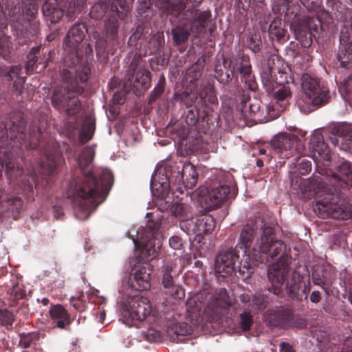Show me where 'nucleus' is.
<instances>
[{"label":"nucleus","mask_w":352,"mask_h":352,"mask_svg":"<svg viewBox=\"0 0 352 352\" xmlns=\"http://www.w3.org/2000/svg\"><path fill=\"white\" fill-rule=\"evenodd\" d=\"M294 32L296 39L302 47L308 48L311 45L313 34L305 27L300 25L295 29Z\"/></svg>","instance_id":"39"},{"label":"nucleus","mask_w":352,"mask_h":352,"mask_svg":"<svg viewBox=\"0 0 352 352\" xmlns=\"http://www.w3.org/2000/svg\"><path fill=\"white\" fill-rule=\"evenodd\" d=\"M112 102L114 105L123 104L125 102V95L121 91H116L113 96Z\"/></svg>","instance_id":"62"},{"label":"nucleus","mask_w":352,"mask_h":352,"mask_svg":"<svg viewBox=\"0 0 352 352\" xmlns=\"http://www.w3.org/2000/svg\"><path fill=\"white\" fill-rule=\"evenodd\" d=\"M138 3L139 5L137 10L138 14L141 15L145 13L151 6V0H139Z\"/></svg>","instance_id":"59"},{"label":"nucleus","mask_w":352,"mask_h":352,"mask_svg":"<svg viewBox=\"0 0 352 352\" xmlns=\"http://www.w3.org/2000/svg\"><path fill=\"white\" fill-rule=\"evenodd\" d=\"M182 175L183 185L189 189L193 188L198 181V173L195 170V167L190 162L185 163L180 167Z\"/></svg>","instance_id":"28"},{"label":"nucleus","mask_w":352,"mask_h":352,"mask_svg":"<svg viewBox=\"0 0 352 352\" xmlns=\"http://www.w3.org/2000/svg\"><path fill=\"white\" fill-rule=\"evenodd\" d=\"M292 97L289 86H282L274 91L273 94V106L272 110L282 108L285 110L290 105Z\"/></svg>","instance_id":"26"},{"label":"nucleus","mask_w":352,"mask_h":352,"mask_svg":"<svg viewBox=\"0 0 352 352\" xmlns=\"http://www.w3.org/2000/svg\"><path fill=\"white\" fill-rule=\"evenodd\" d=\"M164 45V34L157 33L152 36L144 47H142L144 56L160 54Z\"/></svg>","instance_id":"27"},{"label":"nucleus","mask_w":352,"mask_h":352,"mask_svg":"<svg viewBox=\"0 0 352 352\" xmlns=\"http://www.w3.org/2000/svg\"><path fill=\"white\" fill-rule=\"evenodd\" d=\"M289 322V328L296 327L298 329H303L305 328L307 324L306 320L304 318L300 317H295L292 311V317Z\"/></svg>","instance_id":"53"},{"label":"nucleus","mask_w":352,"mask_h":352,"mask_svg":"<svg viewBox=\"0 0 352 352\" xmlns=\"http://www.w3.org/2000/svg\"><path fill=\"white\" fill-rule=\"evenodd\" d=\"M169 245L174 250H179L182 246L181 238L177 236H173L169 239Z\"/></svg>","instance_id":"61"},{"label":"nucleus","mask_w":352,"mask_h":352,"mask_svg":"<svg viewBox=\"0 0 352 352\" xmlns=\"http://www.w3.org/2000/svg\"><path fill=\"white\" fill-rule=\"evenodd\" d=\"M173 271V267L166 265L163 269V276H162V283L163 285V287L166 290H167L168 288H170L173 285H175L173 281V275L171 274Z\"/></svg>","instance_id":"48"},{"label":"nucleus","mask_w":352,"mask_h":352,"mask_svg":"<svg viewBox=\"0 0 352 352\" xmlns=\"http://www.w3.org/2000/svg\"><path fill=\"white\" fill-rule=\"evenodd\" d=\"M317 215L322 219H347L352 216L351 206L341 193L327 194L318 199L314 206Z\"/></svg>","instance_id":"11"},{"label":"nucleus","mask_w":352,"mask_h":352,"mask_svg":"<svg viewBox=\"0 0 352 352\" xmlns=\"http://www.w3.org/2000/svg\"><path fill=\"white\" fill-rule=\"evenodd\" d=\"M158 230L157 223L148 222L144 233L141 236L140 243L142 245V253L146 252V261L157 256L155 248V234ZM153 267L148 262L138 263L131 270L129 284L132 289L138 291L148 290L151 287V274Z\"/></svg>","instance_id":"8"},{"label":"nucleus","mask_w":352,"mask_h":352,"mask_svg":"<svg viewBox=\"0 0 352 352\" xmlns=\"http://www.w3.org/2000/svg\"><path fill=\"white\" fill-rule=\"evenodd\" d=\"M27 58L28 61L25 65V70L27 75H30L34 69V67L38 60V57L36 56L28 55Z\"/></svg>","instance_id":"57"},{"label":"nucleus","mask_w":352,"mask_h":352,"mask_svg":"<svg viewBox=\"0 0 352 352\" xmlns=\"http://www.w3.org/2000/svg\"><path fill=\"white\" fill-rule=\"evenodd\" d=\"M305 190L311 195H317L326 192V184L320 176L314 175L307 179L304 184Z\"/></svg>","instance_id":"32"},{"label":"nucleus","mask_w":352,"mask_h":352,"mask_svg":"<svg viewBox=\"0 0 352 352\" xmlns=\"http://www.w3.org/2000/svg\"><path fill=\"white\" fill-rule=\"evenodd\" d=\"M39 339V333L38 332H30L28 333H21L19 346L22 348H29L34 341Z\"/></svg>","instance_id":"44"},{"label":"nucleus","mask_w":352,"mask_h":352,"mask_svg":"<svg viewBox=\"0 0 352 352\" xmlns=\"http://www.w3.org/2000/svg\"><path fill=\"white\" fill-rule=\"evenodd\" d=\"M49 314L54 327L60 329H68L73 321L67 310L60 304L52 305Z\"/></svg>","instance_id":"24"},{"label":"nucleus","mask_w":352,"mask_h":352,"mask_svg":"<svg viewBox=\"0 0 352 352\" xmlns=\"http://www.w3.org/2000/svg\"><path fill=\"white\" fill-rule=\"evenodd\" d=\"M215 226V220L212 215L202 214L196 219L195 231L197 234H208L213 231Z\"/></svg>","instance_id":"30"},{"label":"nucleus","mask_w":352,"mask_h":352,"mask_svg":"<svg viewBox=\"0 0 352 352\" xmlns=\"http://www.w3.org/2000/svg\"><path fill=\"white\" fill-rule=\"evenodd\" d=\"M239 327L243 331H249L253 324V316L250 311H243L240 314Z\"/></svg>","instance_id":"46"},{"label":"nucleus","mask_w":352,"mask_h":352,"mask_svg":"<svg viewBox=\"0 0 352 352\" xmlns=\"http://www.w3.org/2000/svg\"><path fill=\"white\" fill-rule=\"evenodd\" d=\"M166 85V78L163 74L161 75L157 85L154 87L153 90L149 96V98L148 100V103L150 105H152V104L159 98L162 96V94L164 91Z\"/></svg>","instance_id":"43"},{"label":"nucleus","mask_w":352,"mask_h":352,"mask_svg":"<svg viewBox=\"0 0 352 352\" xmlns=\"http://www.w3.org/2000/svg\"><path fill=\"white\" fill-rule=\"evenodd\" d=\"M219 117L218 113L214 118L209 111H173L168 130L182 142L188 135L190 126H195L199 133L211 134L213 129L218 126Z\"/></svg>","instance_id":"7"},{"label":"nucleus","mask_w":352,"mask_h":352,"mask_svg":"<svg viewBox=\"0 0 352 352\" xmlns=\"http://www.w3.org/2000/svg\"><path fill=\"white\" fill-rule=\"evenodd\" d=\"M120 311L126 320L143 321L151 314L152 307L147 298L135 296L121 305Z\"/></svg>","instance_id":"14"},{"label":"nucleus","mask_w":352,"mask_h":352,"mask_svg":"<svg viewBox=\"0 0 352 352\" xmlns=\"http://www.w3.org/2000/svg\"><path fill=\"white\" fill-rule=\"evenodd\" d=\"M212 308L226 309L231 305L230 298L226 289L217 290L212 296Z\"/></svg>","instance_id":"37"},{"label":"nucleus","mask_w":352,"mask_h":352,"mask_svg":"<svg viewBox=\"0 0 352 352\" xmlns=\"http://www.w3.org/2000/svg\"><path fill=\"white\" fill-rule=\"evenodd\" d=\"M263 85L268 93L272 92L276 86H289V75L281 70L278 66H274V60L270 58L267 65L263 67L261 72Z\"/></svg>","instance_id":"15"},{"label":"nucleus","mask_w":352,"mask_h":352,"mask_svg":"<svg viewBox=\"0 0 352 352\" xmlns=\"http://www.w3.org/2000/svg\"><path fill=\"white\" fill-rule=\"evenodd\" d=\"M14 321L13 314L6 309H0V326L10 329Z\"/></svg>","instance_id":"45"},{"label":"nucleus","mask_w":352,"mask_h":352,"mask_svg":"<svg viewBox=\"0 0 352 352\" xmlns=\"http://www.w3.org/2000/svg\"><path fill=\"white\" fill-rule=\"evenodd\" d=\"M337 58L341 67H352V42L340 45Z\"/></svg>","instance_id":"34"},{"label":"nucleus","mask_w":352,"mask_h":352,"mask_svg":"<svg viewBox=\"0 0 352 352\" xmlns=\"http://www.w3.org/2000/svg\"><path fill=\"white\" fill-rule=\"evenodd\" d=\"M87 32L83 23H76L68 31L63 45V65L60 70L63 85L56 89L52 96V103L56 109L80 110L78 98L85 90L84 84L89 78L91 69L82 62V54L79 46Z\"/></svg>","instance_id":"1"},{"label":"nucleus","mask_w":352,"mask_h":352,"mask_svg":"<svg viewBox=\"0 0 352 352\" xmlns=\"http://www.w3.org/2000/svg\"><path fill=\"white\" fill-rule=\"evenodd\" d=\"M300 25L305 27L312 33L313 32H318L321 27L320 21L318 18L305 19Z\"/></svg>","instance_id":"49"},{"label":"nucleus","mask_w":352,"mask_h":352,"mask_svg":"<svg viewBox=\"0 0 352 352\" xmlns=\"http://www.w3.org/2000/svg\"><path fill=\"white\" fill-rule=\"evenodd\" d=\"M22 67L21 65L12 66H1L0 67V78L6 81H12L14 78H17L13 83L14 94L16 96L22 93L23 84L25 83V77H19Z\"/></svg>","instance_id":"20"},{"label":"nucleus","mask_w":352,"mask_h":352,"mask_svg":"<svg viewBox=\"0 0 352 352\" xmlns=\"http://www.w3.org/2000/svg\"><path fill=\"white\" fill-rule=\"evenodd\" d=\"M165 178L163 179L170 186L183 185L182 175L180 166L166 168L164 169Z\"/></svg>","instance_id":"35"},{"label":"nucleus","mask_w":352,"mask_h":352,"mask_svg":"<svg viewBox=\"0 0 352 352\" xmlns=\"http://www.w3.org/2000/svg\"><path fill=\"white\" fill-rule=\"evenodd\" d=\"M140 44L141 45L140 47L139 51L135 52L129 65L127 74L124 78V86L126 87H131L132 78L134 77L135 72H136L137 67L142 60V57L145 56L143 54V51L142 50V43Z\"/></svg>","instance_id":"36"},{"label":"nucleus","mask_w":352,"mask_h":352,"mask_svg":"<svg viewBox=\"0 0 352 352\" xmlns=\"http://www.w3.org/2000/svg\"><path fill=\"white\" fill-rule=\"evenodd\" d=\"M351 31L348 26L344 25L340 30V45L351 43Z\"/></svg>","instance_id":"54"},{"label":"nucleus","mask_w":352,"mask_h":352,"mask_svg":"<svg viewBox=\"0 0 352 352\" xmlns=\"http://www.w3.org/2000/svg\"><path fill=\"white\" fill-rule=\"evenodd\" d=\"M248 43H249L250 48L254 53L258 52L261 50V46H260L261 41L260 40L256 41V39L252 36L250 38Z\"/></svg>","instance_id":"63"},{"label":"nucleus","mask_w":352,"mask_h":352,"mask_svg":"<svg viewBox=\"0 0 352 352\" xmlns=\"http://www.w3.org/2000/svg\"><path fill=\"white\" fill-rule=\"evenodd\" d=\"M327 5L328 8L331 9V12H333L338 19L344 18L347 8L346 6L339 0H327Z\"/></svg>","instance_id":"42"},{"label":"nucleus","mask_w":352,"mask_h":352,"mask_svg":"<svg viewBox=\"0 0 352 352\" xmlns=\"http://www.w3.org/2000/svg\"><path fill=\"white\" fill-rule=\"evenodd\" d=\"M165 292L175 299H183L185 297L183 287L176 284L168 288Z\"/></svg>","instance_id":"50"},{"label":"nucleus","mask_w":352,"mask_h":352,"mask_svg":"<svg viewBox=\"0 0 352 352\" xmlns=\"http://www.w3.org/2000/svg\"><path fill=\"white\" fill-rule=\"evenodd\" d=\"M332 177L343 189L352 186V163L346 160L340 162L336 166Z\"/></svg>","instance_id":"23"},{"label":"nucleus","mask_w":352,"mask_h":352,"mask_svg":"<svg viewBox=\"0 0 352 352\" xmlns=\"http://www.w3.org/2000/svg\"><path fill=\"white\" fill-rule=\"evenodd\" d=\"M241 256V250L236 246L234 248H229L222 251L215 258L216 273L222 277L231 275L236 271V265Z\"/></svg>","instance_id":"17"},{"label":"nucleus","mask_w":352,"mask_h":352,"mask_svg":"<svg viewBox=\"0 0 352 352\" xmlns=\"http://www.w3.org/2000/svg\"><path fill=\"white\" fill-rule=\"evenodd\" d=\"M214 76L223 85L230 83L233 78L238 80L239 77L244 88L252 91H256L258 87L252 73L250 58L244 54L229 58L223 56L222 65L215 66Z\"/></svg>","instance_id":"9"},{"label":"nucleus","mask_w":352,"mask_h":352,"mask_svg":"<svg viewBox=\"0 0 352 352\" xmlns=\"http://www.w3.org/2000/svg\"><path fill=\"white\" fill-rule=\"evenodd\" d=\"M157 175L152 177L151 181V190L153 197L156 199L166 198L169 193L168 185L164 179L163 181H157Z\"/></svg>","instance_id":"33"},{"label":"nucleus","mask_w":352,"mask_h":352,"mask_svg":"<svg viewBox=\"0 0 352 352\" xmlns=\"http://www.w3.org/2000/svg\"><path fill=\"white\" fill-rule=\"evenodd\" d=\"M146 338L150 342H158L161 340V335L157 331L148 329L146 333Z\"/></svg>","instance_id":"60"},{"label":"nucleus","mask_w":352,"mask_h":352,"mask_svg":"<svg viewBox=\"0 0 352 352\" xmlns=\"http://www.w3.org/2000/svg\"><path fill=\"white\" fill-rule=\"evenodd\" d=\"M164 12L173 17L180 16V25L171 30L175 45L186 43L190 34L195 38L203 33L211 21L210 10H200L198 7L204 0H156Z\"/></svg>","instance_id":"4"},{"label":"nucleus","mask_w":352,"mask_h":352,"mask_svg":"<svg viewBox=\"0 0 352 352\" xmlns=\"http://www.w3.org/2000/svg\"><path fill=\"white\" fill-rule=\"evenodd\" d=\"M204 59H199L189 67L186 72V78L190 85L182 93H175L173 99V103H179L181 108H190L197 102L208 109L213 110L214 105L217 104L218 100L214 91V80L204 78L200 82H197L201 76L204 67Z\"/></svg>","instance_id":"5"},{"label":"nucleus","mask_w":352,"mask_h":352,"mask_svg":"<svg viewBox=\"0 0 352 352\" xmlns=\"http://www.w3.org/2000/svg\"><path fill=\"white\" fill-rule=\"evenodd\" d=\"M301 80L302 89L314 106L320 107L329 102V90L321 83L320 79L304 74Z\"/></svg>","instance_id":"13"},{"label":"nucleus","mask_w":352,"mask_h":352,"mask_svg":"<svg viewBox=\"0 0 352 352\" xmlns=\"http://www.w3.org/2000/svg\"><path fill=\"white\" fill-rule=\"evenodd\" d=\"M300 287L301 283L300 280L292 277L287 281L285 290L293 300H296L297 301L300 302L302 300V295L299 294Z\"/></svg>","instance_id":"40"},{"label":"nucleus","mask_w":352,"mask_h":352,"mask_svg":"<svg viewBox=\"0 0 352 352\" xmlns=\"http://www.w3.org/2000/svg\"><path fill=\"white\" fill-rule=\"evenodd\" d=\"M310 148L314 153H318L324 160H329L330 151L327 144L324 142L323 136L320 133H315L311 138L309 142Z\"/></svg>","instance_id":"29"},{"label":"nucleus","mask_w":352,"mask_h":352,"mask_svg":"<svg viewBox=\"0 0 352 352\" xmlns=\"http://www.w3.org/2000/svg\"><path fill=\"white\" fill-rule=\"evenodd\" d=\"M299 140V138L294 135L280 133L267 143L266 147H270V155L273 154L283 155L285 158H289L292 153L294 143Z\"/></svg>","instance_id":"18"},{"label":"nucleus","mask_w":352,"mask_h":352,"mask_svg":"<svg viewBox=\"0 0 352 352\" xmlns=\"http://www.w3.org/2000/svg\"><path fill=\"white\" fill-rule=\"evenodd\" d=\"M111 14V0H100L91 6L89 12L90 17L97 20L105 15L109 16Z\"/></svg>","instance_id":"31"},{"label":"nucleus","mask_w":352,"mask_h":352,"mask_svg":"<svg viewBox=\"0 0 352 352\" xmlns=\"http://www.w3.org/2000/svg\"><path fill=\"white\" fill-rule=\"evenodd\" d=\"M8 293L13 298L14 300L22 299L26 296V291L24 289L23 285L18 283H14L8 289Z\"/></svg>","instance_id":"47"},{"label":"nucleus","mask_w":352,"mask_h":352,"mask_svg":"<svg viewBox=\"0 0 352 352\" xmlns=\"http://www.w3.org/2000/svg\"><path fill=\"white\" fill-rule=\"evenodd\" d=\"M111 14L104 21V32L107 36L111 40L118 37L120 24L119 19H124L129 12V6L125 0H111Z\"/></svg>","instance_id":"16"},{"label":"nucleus","mask_w":352,"mask_h":352,"mask_svg":"<svg viewBox=\"0 0 352 352\" xmlns=\"http://www.w3.org/2000/svg\"><path fill=\"white\" fill-rule=\"evenodd\" d=\"M222 107L223 110H245L248 107L249 110H260V101L255 100V102H252L249 96L243 94L239 98L240 103L236 104L234 98L223 96L221 98Z\"/></svg>","instance_id":"22"},{"label":"nucleus","mask_w":352,"mask_h":352,"mask_svg":"<svg viewBox=\"0 0 352 352\" xmlns=\"http://www.w3.org/2000/svg\"><path fill=\"white\" fill-rule=\"evenodd\" d=\"M170 212L175 217H184L186 216V207L179 203H175L171 205Z\"/></svg>","instance_id":"51"},{"label":"nucleus","mask_w":352,"mask_h":352,"mask_svg":"<svg viewBox=\"0 0 352 352\" xmlns=\"http://www.w3.org/2000/svg\"><path fill=\"white\" fill-rule=\"evenodd\" d=\"M144 29L142 26H138L135 31L132 34V35L129 37V43L130 45H135L137 46L138 41L141 40V37L143 34Z\"/></svg>","instance_id":"56"},{"label":"nucleus","mask_w":352,"mask_h":352,"mask_svg":"<svg viewBox=\"0 0 352 352\" xmlns=\"http://www.w3.org/2000/svg\"><path fill=\"white\" fill-rule=\"evenodd\" d=\"M330 278V271L324 265H316L313 267L311 272L313 283L320 286L326 293H328Z\"/></svg>","instance_id":"25"},{"label":"nucleus","mask_w":352,"mask_h":352,"mask_svg":"<svg viewBox=\"0 0 352 352\" xmlns=\"http://www.w3.org/2000/svg\"><path fill=\"white\" fill-rule=\"evenodd\" d=\"M288 273L289 268L287 265H273L267 272L272 286L253 295L243 293L239 296L240 301L250 311H263L270 305L280 302L279 299L283 298V285Z\"/></svg>","instance_id":"6"},{"label":"nucleus","mask_w":352,"mask_h":352,"mask_svg":"<svg viewBox=\"0 0 352 352\" xmlns=\"http://www.w3.org/2000/svg\"><path fill=\"white\" fill-rule=\"evenodd\" d=\"M242 257H246L248 250L251 248L253 262L256 264L270 262L280 254L285 248L282 241L276 239L274 228L261 217L250 219L241 231L236 244Z\"/></svg>","instance_id":"3"},{"label":"nucleus","mask_w":352,"mask_h":352,"mask_svg":"<svg viewBox=\"0 0 352 352\" xmlns=\"http://www.w3.org/2000/svg\"><path fill=\"white\" fill-rule=\"evenodd\" d=\"M311 170V162L307 159H302L299 162L298 171L300 175H307Z\"/></svg>","instance_id":"55"},{"label":"nucleus","mask_w":352,"mask_h":352,"mask_svg":"<svg viewBox=\"0 0 352 352\" xmlns=\"http://www.w3.org/2000/svg\"><path fill=\"white\" fill-rule=\"evenodd\" d=\"M151 73L145 69H139L135 72L134 77L132 78L131 87H126L123 83L124 89L129 92L133 90L135 96H140L151 86Z\"/></svg>","instance_id":"21"},{"label":"nucleus","mask_w":352,"mask_h":352,"mask_svg":"<svg viewBox=\"0 0 352 352\" xmlns=\"http://www.w3.org/2000/svg\"><path fill=\"white\" fill-rule=\"evenodd\" d=\"M280 350L281 352H294V349L289 343L287 342H281L280 344Z\"/></svg>","instance_id":"64"},{"label":"nucleus","mask_w":352,"mask_h":352,"mask_svg":"<svg viewBox=\"0 0 352 352\" xmlns=\"http://www.w3.org/2000/svg\"><path fill=\"white\" fill-rule=\"evenodd\" d=\"M173 330H174V333L177 337H179V336H186L190 333L191 331L190 327L185 322L175 325Z\"/></svg>","instance_id":"52"},{"label":"nucleus","mask_w":352,"mask_h":352,"mask_svg":"<svg viewBox=\"0 0 352 352\" xmlns=\"http://www.w3.org/2000/svg\"><path fill=\"white\" fill-rule=\"evenodd\" d=\"M155 205L158 210L162 212L166 211L171 207L170 201L166 200V198L156 199Z\"/></svg>","instance_id":"58"},{"label":"nucleus","mask_w":352,"mask_h":352,"mask_svg":"<svg viewBox=\"0 0 352 352\" xmlns=\"http://www.w3.org/2000/svg\"><path fill=\"white\" fill-rule=\"evenodd\" d=\"M65 128L69 133H74L77 129H80L78 141L81 144H86L92 139L95 133L96 118L94 111L79 116L74 113L69 115Z\"/></svg>","instance_id":"12"},{"label":"nucleus","mask_w":352,"mask_h":352,"mask_svg":"<svg viewBox=\"0 0 352 352\" xmlns=\"http://www.w3.org/2000/svg\"><path fill=\"white\" fill-rule=\"evenodd\" d=\"M230 178V174L219 171L211 176L209 186H200L197 189V200L201 208L211 211L221 206L226 199L235 197L234 188H231L228 184Z\"/></svg>","instance_id":"10"},{"label":"nucleus","mask_w":352,"mask_h":352,"mask_svg":"<svg viewBox=\"0 0 352 352\" xmlns=\"http://www.w3.org/2000/svg\"><path fill=\"white\" fill-rule=\"evenodd\" d=\"M292 310L289 309H268L264 314L265 322L270 327L289 329Z\"/></svg>","instance_id":"19"},{"label":"nucleus","mask_w":352,"mask_h":352,"mask_svg":"<svg viewBox=\"0 0 352 352\" xmlns=\"http://www.w3.org/2000/svg\"><path fill=\"white\" fill-rule=\"evenodd\" d=\"M247 256H249V258L243 257V258L239 261V263L236 265V271L234 272L235 273L238 272L239 275L237 276L243 280H246L250 278L251 275L254 272V269L251 266L250 262V258H252L251 254H247Z\"/></svg>","instance_id":"38"},{"label":"nucleus","mask_w":352,"mask_h":352,"mask_svg":"<svg viewBox=\"0 0 352 352\" xmlns=\"http://www.w3.org/2000/svg\"><path fill=\"white\" fill-rule=\"evenodd\" d=\"M268 32L272 38L280 41L285 36L286 31L282 28V21L279 17H276L269 26Z\"/></svg>","instance_id":"41"},{"label":"nucleus","mask_w":352,"mask_h":352,"mask_svg":"<svg viewBox=\"0 0 352 352\" xmlns=\"http://www.w3.org/2000/svg\"><path fill=\"white\" fill-rule=\"evenodd\" d=\"M95 151L92 146H85L78 157L82 175L74 179L70 184V192L80 219H87L96 208L104 201L113 182V177L109 170H102L98 175L92 171Z\"/></svg>","instance_id":"2"}]
</instances>
